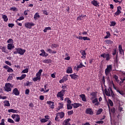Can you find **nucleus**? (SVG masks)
<instances>
[{"label":"nucleus","mask_w":125,"mask_h":125,"mask_svg":"<svg viewBox=\"0 0 125 125\" xmlns=\"http://www.w3.org/2000/svg\"><path fill=\"white\" fill-rule=\"evenodd\" d=\"M15 50L13 52L14 54H20V55H24V53L26 52V50L21 48H16Z\"/></svg>","instance_id":"f257e3e1"},{"label":"nucleus","mask_w":125,"mask_h":125,"mask_svg":"<svg viewBox=\"0 0 125 125\" xmlns=\"http://www.w3.org/2000/svg\"><path fill=\"white\" fill-rule=\"evenodd\" d=\"M104 92L107 96H112V97H115V94H114V92H113V90H112V88L109 87L108 89H105Z\"/></svg>","instance_id":"f03ea898"},{"label":"nucleus","mask_w":125,"mask_h":125,"mask_svg":"<svg viewBox=\"0 0 125 125\" xmlns=\"http://www.w3.org/2000/svg\"><path fill=\"white\" fill-rule=\"evenodd\" d=\"M13 84L10 83H6L4 87V89L5 91L9 92V91H11V90H12V87H13Z\"/></svg>","instance_id":"7ed1b4c3"},{"label":"nucleus","mask_w":125,"mask_h":125,"mask_svg":"<svg viewBox=\"0 0 125 125\" xmlns=\"http://www.w3.org/2000/svg\"><path fill=\"white\" fill-rule=\"evenodd\" d=\"M66 90H62L60 92H59L57 94V98H60V100L63 101L64 100V94H65V92Z\"/></svg>","instance_id":"20e7f679"},{"label":"nucleus","mask_w":125,"mask_h":125,"mask_svg":"<svg viewBox=\"0 0 125 125\" xmlns=\"http://www.w3.org/2000/svg\"><path fill=\"white\" fill-rule=\"evenodd\" d=\"M113 66L112 64L107 65L106 68L105 69V74L106 76H109V74L112 71Z\"/></svg>","instance_id":"39448f33"},{"label":"nucleus","mask_w":125,"mask_h":125,"mask_svg":"<svg viewBox=\"0 0 125 125\" xmlns=\"http://www.w3.org/2000/svg\"><path fill=\"white\" fill-rule=\"evenodd\" d=\"M101 57H103L104 59H105L106 61H109L111 59V55L108 53H103L101 54Z\"/></svg>","instance_id":"423d86ee"},{"label":"nucleus","mask_w":125,"mask_h":125,"mask_svg":"<svg viewBox=\"0 0 125 125\" xmlns=\"http://www.w3.org/2000/svg\"><path fill=\"white\" fill-rule=\"evenodd\" d=\"M35 25V23L33 22H26L25 23L24 26L27 29H32V27Z\"/></svg>","instance_id":"0eeeda50"},{"label":"nucleus","mask_w":125,"mask_h":125,"mask_svg":"<svg viewBox=\"0 0 125 125\" xmlns=\"http://www.w3.org/2000/svg\"><path fill=\"white\" fill-rule=\"evenodd\" d=\"M121 10H122V7L118 6L117 7V11L114 14L115 15H116V16H118L119 15H120V14H121V13H122V11H121Z\"/></svg>","instance_id":"6e6552de"},{"label":"nucleus","mask_w":125,"mask_h":125,"mask_svg":"<svg viewBox=\"0 0 125 125\" xmlns=\"http://www.w3.org/2000/svg\"><path fill=\"white\" fill-rule=\"evenodd\" d=\"M47 104L50 105L51 109H54L55 105L54 104V103L53 102L51 101H47Z\"/></svg>","instance_id":"1a4fd4ad"},{"label":"nucleus","mask_w":125,"mask_h":125,"mask_svg":"<svg viewBox=\"0 0 125 125\" xmlns=\"http://www.w3.org/2000/svg\"><path fill=\"white\" fill-rule=\"evenodd\" d=\"M13 93L16 95V96H18L20 94V92H19L17 88H15L13 90Z\"/></svg>","instance_id":"9d476101"},{"label":"nucleus","mask_w":125,"mask_h":125,"mask_svg":"<svg viewBox=\"0 0 125 125\" xmlns=\"http://www.w3.org/2000/svg\"><path fill=\"white\" fill-rule=\"evenodd\" d=\"M41 51L42 53H40L39 54V55L40 56H43L45 57H47V56H48V54L46 53L45 52V51H44L43 49L41 50Z\"/></svg>","instance_id":"9b49d317"},{"label":"nucleus","mask_w":125,"mask_h":125,"mask_svg":"<svg viewBox=\"0 0 125 125\" xmlns=\"http://www.w3.org/2000/svg\"><path fill=\"white\" fill-rule=\"evenodd\" d=\"M70 121H71V119L70 118H68L67 119L64 120L62 123V125H71Z\"/></svg>","instance_id":"f8f14e48"},{"label":"nucleus","mask_w":125,"mask_h":125,"mask_svg":"<svg viewBox=\"0 0 125 125\" xmlns=\"http://www.w3.org/2000/svg\"><path fill=\"white\" fill-rule=\"evenodd\" d=\"M15 46H14V44L13 43H8L7 44V49L9 50H11L13 49Z\"/></svg>","instance_id":"ddd939ff"},{"label":"nucleus","mask_w":125,"mask_h":125,"mask_svg":"<svg viewBox=\"0 0 125 125\" xmlns=\"http://www.w3.org/2000/svg\"><path fill=\"white\" fill-rule=\"evenodd\" d=\"M85 113L89 115H92L93 114V111L91 108H88L86 109Z\"/></svg>","instance_id":"4468645a"},{"label":"nucleus","mask_w":125,"mask_h":125,"mask_svg":"<svg viewBox=\"0 0 125 125\" xmlns=\"http://www.w3.org/2000/svg\"><path fill=\"white\" fill-rule=\"evenodd\" d=\"M69 76L73 80H78L79 79V76L76 75L75 73L70 74Z\"/></svg>","instance_id":"2eb2a0df"},{"label":"nucleus","mask_w":125,"mask_h":125,"mask_svg":"<svg viewBox=\"0 0 125 125\" xmlns=\"http://www.w3.org/2000/svg\"><path fill=\"white\" fill-rule=\"evenodd\" d=\"M72 106L73 108H74V109H77V108H78V107H82L83 105L79 103H74V104H72Z\"/></svg>","instance_id":"dca6fc26"},{"label":"nucleus","mask_w":125,"mask_h":125,"mask_svg":"<svg viewBox=\"0 0 125 125\" xmlns=\"http://www.w3.org/2000/svg\"><path fill=\"white\" fill-rule=\"evenodd\" d=\"M92 104H95V106H99V102H98V99L95 98V99L92 101Z\"/></svg>","instance_id":"f3484780"},{"label":"nucleus","mask_w":125,"mask_h":125,"mask_svg":"<svg viewBox=\"0 0 125 125\" xmlns=\"http://www.w3.org/2000/svg\"><path fill=\"white\" fill-rule=\"evenodd\" d=\"M57 116L60 117L61 119H63L65 116V113L63 112H58L57 113Z\"/></svg>","instance_id":"a211bd4d"},{"label":"nucleus","mask_w":125,"mask_h":125,"mask_svg":"<svg viewBox=\"0 0 125 125\" xmlns=\"http://www.w3.org/2000/svg\"><path fill=\"white\" fill-rule=\"evenodd\" d=\"M66 73L67 74H72L73 73V69L72 67H68L66 69Z\"/></svg>","instance_id":"6ab92c4d"},{"label":"nucleus","mask_w":125,"mask_h":125,"mask_svg":"<svg viewBox=\"0 0 125 125\" xmlns=\"http://www.w3.org/2000/svg\"><path fill=\"white\" fill-rule=\"evenodd\" d=\"M25 77H27L26 74H22L21 77H17V79L22 81V80H24V79H25Z\"/></svg>","instance_id":"aec40b11"},{"label":"nucleus","mask_w":125,"mask_h":125,"mask_svg":"<svg viewBox=\"0 0 125 125\" xmlns=\"http://www.w3.org/2000/svg\"><path fill=\"white\" fill-rule=\"evenodd\" d=\"M80 97L82 98V101H84V102H86V98L85 97V95L81 94L80 95Z\"/></svg>","instance_id":"412c9836"},{"label":"nucleus","mask_w":125,"mask_h":125,"mask_svg":"<svg viewBox=\"0 0 125 125\" xmlns=\"http://www.w3.org/2000/svg\"><path fill=\"white\" fill-rule=\"evenodd\" d=\"M91 3L92 4H93V5H94V6H96V7L98 6V4H99V3H98V1L95 0H93V1H92Z\"/></svg>","instance_id":"4be33fe9"},{"label":"nucleus","mask_w":125,"mask_h":125,"mask_svg":"<svg viewBox=\"0 0 125 125\" xmlns=\"http://www.w3.org/2000/svg\"><path fill=\"white\" fill-rule=\"evenodd\" d=\"M119 51L120 54H124V50H123V47L121 45L119 46Z\"/></svg>","instance_id":"5701e85b"},{"label":"nucleus","mask_w":125,"mask_h":125,"mask_svg":"<svg viewBox=\"0 0 125 125\" xmlns=\"http://www.w3.org/2000/svg\"><path fill=\"white\" fill-rule=\"evenodd\" d=\"M43 63H46V64H48L49 63H51L52 61L51 59H45L42 61Z\"/></svg>","instance_id":"b1692460"},{"label":"nucleus","mask_w":125,"mask_h":125,"mask_svg":"<svg viewBox=\"0 0 125 125\" xmlns=\"http://www.w3.org/2000/svg\"><path fill=\"white\" fill-rule=\"evenodd\" d=\"M0 49H1L2 52H4L5 53H7V50L6 47H0Z\"/></svg>","instance_id":"393cba45"},{"label":"nucleus","mask_w":125,"mask_h":125,"mask_svg":"<svg viewBox=\"0 0 125 125\" xmlns=\"http://www.w3.org/2000/svg\"><path fill=\"white\" fill-rule=\"evenodd\" d=\"M64 101H67V105H71L72 104L71 103H72V102L71 101V100L69 99V98H65L64 99Z\"/></svg>","instance_id":"a878e982"},{"label":"nucleus","mask_w":125,"mask_h":125,"mask_svg":"<svg viewBox=\"0 0 125 125\" xmlns=\"http://www.w3.org/2000/svg\"><path fill=\"white\" fill-rule=\"evenodd\" d=\"M8 113H14L17 114V113H18V110H14L13 109H10L8 110Z\"/></svg>","instance_id":"bb28decb"},{"label":"nucleus","mask_w":125,"mask_h":125,"mask_svg":"<svg viewBox=\"0 0 125 125\" xmlns=\"http://www.w3.org/2000/svg\"><path fill=\"white\" fill-rule=\"evenodd\" d=\"M3 103H4V106H5L9 107L10 106V104L9 103V101H4Z\"/></svg>","instance_id":"cd10ccee"},{"label":"nucleus","mask_w":125,"mask_h":125,"mask_svg":"<svg viewBox=\"0 0 125 125\" xmlns=\"http://www.w3.org/2000/svg\"><path fill=\"white\" fill-rule=\"evenodd\" d=\"M12 75H13V74L9 75L7 80V82H10V81H12V80H13V76Z\"/></svg>","instance_id":"c85d7f7f"},{"label":"nucleus","mask_w":125,"mask_h":125,"mask_svg":"<svg viewBox=\"0 0 125 125\" xmlns=\"http://www.w3.org/2000/svg\"><path fill=\"white\" fill-rule=\"evenodd\" d=\"M33 81L34 82H37V81H41V77L38 76H36V77H34L33 79Z\"/></svg>","instance_id":"c756f323"},{"label":"nucleus","mask_w":125,"mask_h":125,"mask_svg":"<svg viewBox=\"0 0 125 125\" xmlns=\"http://www.w3.org/2000/svg\"><path fill=\"white\" fill-rule=\"evenodd\" d=\"M2 19L4 22H7V21H8V18H7V16L5 15H2Z\"/></svg>","instance_id":"7c9ffc66"},{"label":"nucleus","mask_w":125,"mask_h":125,"mask_svg":"<svg viewBox=\"0 0 125 125\" xmlns=\"http://www.w3.org/2000/svg\"><path fill=\"white\" fill-rule=\"evenodd\" d=\"M116 54V59H118V53H117V50L116 49H114V51L112 52V55H113V56H115Z\"/></svg>","instance_id":"2f4dec72"},{"label":"nucleus","mask_w":125,"mask_h":125,"mask_svg":"<svg viewBox=\"0 0 125 125\" xmlns=\"http://www.w3.org/2000/svg\"><path fill=\"white\" fill-rule=\"evenodd\" d=\"M42 69H40L36 74V76H38V77H41L42 76Z\"/></svg>","instance_id":"473e14b6"},{"label":"nucleus","mask_w":125,"mask_h":125,"mask_svg":"<svg viewBox=\"0 0 125 125\" xmlns=\"http://www.w3.org/2000/svg\"><path fill=\"white\" fill-rule=\"evenodd\" d=\"M104 42L107 44H112V43H114V42L111 40H105Z\"/></svg>","instance_id":"72a5a7b5"},{"label":"nucleus","mask_w":125,"mask_h":125,"mask_svg":"<svg viewBox=\"0 0 125 125\" xmlns=\"http://www.w3.org/2000/svg\"><path fill=\"white\" fill-rule=\"evenodd\" d=\"M40 17H41V16H40V15H39V13H36L34 15V20H37V18H40Z\"/></svg>","instance_id":"f704fd0d"},{"label":"nucleus","mask_w":125,"mask_h":125,"mask_svg":"<svg viewBox=\"0 0 125 125\" xmlns=\"http://www.w3.org/2000/svg\"><path fill=\"white\" fill-rule=\"evenodd\" d=\"M111 84H112L113 86V88L116 90V91H118V90H119V89L120 88L117 87L116 86H115V84L114 83V82H113V81H111Z\"/></svg>","instance_id":"c9c22d12"},{"label":"nucleus","mask_w":125,"mask_h":125,"mask_svg":"<svg viewBox=\"0 0 125 125\" xmlns=\"http://www.w3.org/2000/svg\"><path fill=\"white\" fill-rule=\"evenodd\" d=\"M16 119L15 120V122H20V116L18 114H17V116L16 117Z\"/></svg>","instance_id":"e433bc0d"},{"label":"nucleus","mask_w":125,"mask_h":125,"mask_svg":"<svg viewBox=\"0 0 125 125\" xmlns=\"http://www.w3.org/2000/svg\"><path fill=\"white\" fill-rule=\"evenodd\" d=\"M90 95H91V96L93 97L92 98L93 99V98H96V97H97V94L95 92H92V93H91Z\"/></svg>","instance_id":"4c0bfd02"},{"label":"nucleus","mask_w":125,"mask_h":125,"mask_svg":"<svg viewBox=\"0 0 125 125\" xmlns=\"http://www.w3.org/2000/svg\"><path fill=\"white\" fill-rule=\"evenodd\" d=\"M117 92L120 94V95H122V96H124V95H125V92H124V91H122V90L121 91V90H120V89L117 90Z\"/></svg>","instance_id":"58836bf2"},{"label":"nucleus","mask_w":125,"mask_h":125,"mask_svg":"<svg viewBox=\"0 0 125 125\" xmlns=\"http://www.w3.org/2000/svg\"><path fill=\"white\" fill-rule=\"evenodd\" d=\"M68 85L67 84H64V85H62V90H67V89H68Z\"/></svg>","instance_id":"ea45409f"},{"label":"nucleus","mask_w":125,"mask_h":125,"mask_svg":"<svg viewBox=\"0 0 125 125\" xmlns=\"http://www.w3.org/2000/svg\"><path fill=\"white\" fill-rule=\"evenodd\" d=\"M113 79H114L116 82H119V76L115 74L113 76Z\"/></svg>","instance_id":"a19ab883"},{"label":"nucleus","mask_w":125,"mask_h":125,"mask_svg":"<svg viewBox=\"0 0 125 125\" xmlns=\"http://www.w3.org/2000/svg\"><path fill=\"white\" fill-rule=\"evenodd\" d=\"M73 104H67V110H72L73 109Z\"/></svg>","instance_id":"79ce46f5"},{"label":"nucleus","mask_w":125,"mask_h":125,"mask_svg":"<svg viewBox=\"0 0 125 125\" xmlns=\"http://www.w3.org/2000/svg\"><path fill=\"white\" fill-rule=\"evenodd\" d=\"M51 48H56V47H58V45L57 44H51L50 45Z\"/></svg>","instance_id":"37998d69"},{"label":"nucleus","mask_w":125,"mask_h":125,"mask_svg":"<svg viewBox=\"0 0 125 125\" xmlns=\"http://www.w3.org/2000/svg\"><path fill=\"white\" fill-rule=\"evenodd\" d=\"M106 34H107L105 37H104V39H109V37L111 36L109 32H106Z\"/></svg>","instance_id":"c03bdc74"},{"label":"nucleus","mask_w":125,"mask_h":125,"mask_svg":"<svg viewBox=\"0 0 125 125\" xmlns=\"http://www.w3.org/2000/svg\"><path fill=\"white\" fill-rule=\"evenodd\" d=\"M29 72V68H26L22 71L21 74H26Z\"/></svg>","instance_id":"a18cd8bd"},{"label":"nucleus","mask_w":125,"mask_h":125,"mask_svg":"<svg viewBox=\"0 0 125 125\" xmlns=\"http://www.w3.org/2000/svg\"><path fill=\"white\" fill-rule=\"evenodd\" d=\"M103 109L102 108H100L96 112V115H100L101 113L103 112Z\"/></svg>","instance_id":"49530a36"},{"label":"nucleus","mask_w":125,"mask_h":125,"mask_svg":"<svg viewBox=\"0 0 125 125\" xmlns=\"http://www.w3.org/2000/svg\"><path fill=\"white\" fill-rule=\"evenodd\" d=\"M116 24H117L116 21H111L110 22V27H115V26H116Z\"/></svg>","instance_id":"de8ad7c7"},{"label":"nucleus","mask_w":125,"mask_h":125,"mask_svg":"<svg viewBox=\"0 0 125 125\" xmlns=\"http://www.w3.org/2000/svg\"><path fill=\"white\" fill-rule=\"evenodd\" d=\"M40 91H41V92H44V93H45L48 92V91H49V89H47V90L44 91V88H42L40 90Z\"/></svg>","instance_id":"09e8293b"},{"label":"nucleus","mask_w":125,"mask_h":125,"mask_svg":"<svg viewBox=\"0 0 125 125\" xmlns=\"http://www.w3.org/2000/svg\"><path fill=\"white\" fill-rule=\"evenodd\" d=\"M83 67H85V66L83 64V62H80V64L77 66V68L81 69V68H83Z\"/></svg>","instance_id":"8fccbe9b"},{"label":"nucleus","mask_w":125,"mask_h":125,"mask_svg":"<svg viewBox=\"0 0 125 125\" xmlns=\"http://www.w3.org/2000/svg\"><path fill=\"white\" fill-rule=\"evenodd\" d=\"M33 84V83L32 82H30L29 81H27V83H25V85L26 86H30V85H32Z\"/></svg>","instance_id":"3c124183"},{"label":"nucleus","mask_w":125,"mask_h":125,"mask_svg":"<svg viewBox=\"0 0 125 125\" xmlns=\"http://www.w3.org/2000/svg\"><path fill=\"white\" fill-rule=\"evenodd\" d=\"M7 122L8 123H10V124H14V121H13V120L10 119V118H8L7 120Z\"/></svg>","instance_id":"603ef678"},{"label":"nucleus","mask_w":125,"mask_h":125,"mask_svg":"<svg viewBox=\"0 0 125 125\" xmlns=\"http://www.w3.org/2000/svg\"><path fill=\"white\" fill-rule=\"evenodd\" d=\"M47 30H51V27H45V29L43 30L44 33H46V32H47Z\"/></svg>","instance_id":"864d4df0"},{"label":"nucleus","mask_w":125,"mask_h":125,"mask_svg":"<svg viewBox=\"0 0 125 125\" xmlns=\"http://www.w3.org/2000/svg\"><path fill=\"white\" fill-rule=\"evenodd\" d=\"M59 106L58 107V110L59 111V110H60V109H62V107H63V104L62 103H59Z\"/></svg>","instance_id":"5fc2aeb1"},{"label":"nucleus","mask_w":125,"mask_h":125,"mask_svg":"<svg viewBox=\"0 0 125 125\" xmlns=\"http://www.w3.org/2000/svg\"><path fill=\"white\" fill-rule=\"evenodd\" d=\"M83 41H90V38L87 37H83Z\"/></svg>","instance_id":"6e6d98bb"},{"label":"nucleus","mask_w":125,"mask_h":125,"mask_svg":"<svg viewBox=\"0 0 125 125\" xmlns=\"http://www.w3.org/2000/svg\"><path fill=\"white\" fill-rule=\"evenodd\" d=\"M81 54L82 55H83V56L84 58H85V55H86V53H85V51H82V52H81Z\"/></svg>","instance_id":"4d7b16f0"},{"label":"nucleus","mask_w":125,"mask_h":125,"mask_svg":"<svg viewBox=\"0 0 125 125\" xmlns=\"http://www.w3.org/2000/svg\"><path fill=\"white\" fill-rule=\"evenodd\" d=\"M7 43H13V40L12 39H9L7 41Z\"/></svg>","instance_id":"13d9d810"},{"label":"nucleus","mask_w":125,"mask_h":125,"mask_svg":"<svg viewBox=\"0 0 125 125\" xmlns=\"http://www.w3.org/2000/svg\"><path fill=\"white\" fill-rule=\"evenodd\" d=\"M25 19V18H24L23 16L20 17L19 19L17 20V21H21L22 20H24Z\"/></svg>","instance_id":"bf43d9fd"},{"label":"nucleus","mask_w":125,"mask_h":125,"mask_svg":"<svg viewBox=\"0 0 125 125\" xmlns=\"http://www.w3.org/2000/svg\"><path fill=\"white\" fill-rule=\"evenodd\" d=\"M67 114L68 116H71V115H73V114H74V111L73 110L69 111L67 112Z\"/></svg>","instance_id":"052dcab7"},{"label":"nucleus","mask_w":125,"mask_h":125,"mask_svg":"<svg viewBox=\"0 0 125 125\" xmlns=\"http://www.w3.org/2000/svg\"><path fill=\"white\" fill-rule=\"evenodd\" d=\"M7 72L8 73H12V72H13V69H12V68H11V67H9V68H8L7 69Z\"/></svg>","instance_id":"680f3d73"},{"label":"nucleus","mask_w":125,"mask_h":125,"mask_svg":"<svg viewBox=\"0 0 125 125\" xmlns=\"http://www.w3.org/2000/svg\"><path fill=\"white\" fill-rule=\"evenodd\" d=\"M29 93H30V89H26L25 90V94H26V95H29Z\"/></svg>","instance_id":"e2e57ef3"},{"label":"nucleus","mask_w":125,"mask_h":125,"mask_svg":"<svg viewBox=\"0 0 125 125\" xmlns=\"http://www.w3.org/2000/svg\"><path fill=\"white\" fill-rule=\"evenodd\" d=\"M10 10H13V11H17L18 10L17 7H12L10 9Z\"/></svg>","instance_id":"0e129e2a"},{"label":"nucleus","mask_w":125,"mask_h":125,"mask_svg":"<svg viewBox=\"0 0 125 125\" xmlns=\"http://www.w3.org/2000/svg\"><path fill=\"white\" fill-rule=\"evenodd\" d=\"M40 121L41 123H46V122H47V120H46L45 118H43L41 119Z\"/></svg>","instance_id":"69168bd1"},{"label":"nucleus","mask_w":125,"mask_h":125,"mask_svg":"<svg viewBox=\"0 0 125 125\" xmlns=\"http://www.w3.org/2000/svg\"><path fill=\"white\" fill-rule=\"evenodd\" d=\"M108 103L109 104H110V106H113L114 105V103H113V101H112V100H108Z\"/></svg>","instance_id":"338daca9"},{"label":"nucleus","mask_w":125,"mask_h":125,"mask_svg":"<svg viewBox=\"0 0 125 125\" xmlns=\"http://www.w3.org/2000/svg\"><path fill=\"white\" fill-rule=\"evenodd\" d=\"M0 125H5V124H4V119L1 120V122L0 123Z\"/></svg>","instance_id":"774afa93"}]
</instances>
